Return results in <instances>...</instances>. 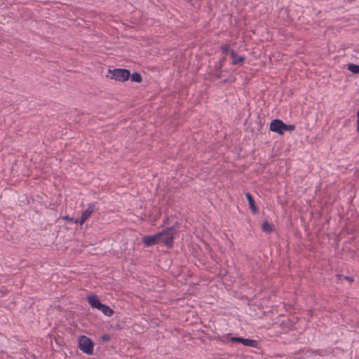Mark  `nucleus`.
Returning a JSON list of instances; mask_svg holds the SVG:
<instances>
[{"label": "nucleus", "mask_w": 359, "mask_h": 359, "mask_svg": "<svg viewBox=\"0 0 359 359\" xmlns=\"http://www.w3.org/2000/svg\"><path fill=\"white\" fill-rule=\"evenodd\" d=\"M295 128L294 125L285 124L280 119H274L270 123V130L283 135L284 131H292Z\"/></svg>", "instance_id": "obj_1"}, {"label": "nucleus", "mask_w": 359, "mask_h": 359, "mask_svg": "<svg viewBox=\"0 0 359 359\" xmlns=\"http://www.w3.org/2000/svg\"><path fill=\"white\" fill-rule=\"evenodd\" d=\"M78 346L84 353L91 355L93 353L94 342L87 336H81L79 339Z\"/></svg>", "instance_id": "obj_2"}, {"label": "nucleus", "mask_w": 359, "mask_h": 359, "mask_svg": "<svg viewBox=\"0 0 359 359\" xmlns=\"http://www.w3.org/2000/svg\"><path fill=\"white\" fill-rule=\"evenodd\" d=\"M175 229L174 226L167 228L165 230L162 231L161 232L158 233V234H161L159 237V243H164L168 248H171L173 245V231Z\"/></svg>", "instance_id": "obj_3"}, {"label": "nucleus", "mask_w": 359, "mask_h": 359, "mask_svg": "<svg viewBox=\"0 0 359 359\" xmlns=\"http://www.w3.org/2000/svg\"><path fill=\"white\" fill-rule=\"evenodd\" d=\"M109 73L111 74V79L117 81L124 82L130 76V72L126 69H109Z\"/></svg>", "instance_id": "obj_4"}, {"label": "nucleus", "mask_w": 359, "mask_h": 359, "mask_svg": "<svg viewBox=\"0 0 359 359\" xmlns=\"http://www.w3.org/2000/svg\"><path fill=\"white\" fill-rule=\"evenodd\" d=\"M161 234H154L151 236H145L142 238V243L146 247H149L159 243Z\"/></svg>", "instance_id": "obj_5"}, {"label": "nucleus", "mask_w": 359, "mask_h": 359, "mask_svg": "<svg viewBox=\"0 0 359 359\" xmlns=\"http://www.w3.org/2000/svg\"><path fill=\"white\" fill-rule=\"evenodd\" d=\"M95 207V203H90L88 205L87 209L82 212L80 220H79V223L81 224H83L88 219L90 215L94 211Z\"/></svg>", "instance_id": "obj_6"}, {"label": "nucleus", "mask_w": 359, "mask_h": 359, "mask_svg": "<svg viewBox=\"0 0 359 359\" xmlns=\"http://www.w3.org/2000/svg\"><path fill=\"white\" fill-rule=\"evenodd\" d=\"M245 197L248 201L249 203V208H250L252 214L255 215L258 212V208L255 204V202L252 196V195L247 192L245 193Z\"/></svg>", "instance_id": "obj_7"}, {"label": "nucleus", "mask_w": 359, "mask_h": 359, "mask_svg": "<svg viewBox=\"0 0 359 359\" xmlns=\"http://www.w3.org/2000/svg\"><path fill=\"white\" fill-rule=\"evenodd\" d=\"M230 55L232 59V64L233 65L242 63L245 60L244 56L238 55L236 51L233 50L230 51Z\"/></svg>", "instance_id": "obj_8"}, {"label": "nucleus", "mask_w": 359, "mask_h": 359, "mask_svg": "<svg viewBox=\"0 0 359 359\" xmlns=\"http://www.w3.org/2000/svg\"><path fill=\"white\" fill-rule=\"evenodd\" d=\"M241 344L250 347H257L258 345L257 341L244 338H242Z\"/></svg>", "instance_id": "obj_9"}, {"label": "nucleus", "mask_w": 359, "mask_h": 359, "mask_svg": "<svg viewBox=\"0 0 359 359\" xmlns=\"http://www.w3.org/2000/svg\"><path fill=\"white\" fill-rule=\"evenodd\" d=\"M273 225L269 222L266 221L262 223V230L266 233H271L273 231Z\"/></svg>", "instance_id": "obj_10"}, {"label": "nucleus", "mask_w": 359, "mask_h": 359, "mask_svg": "<svg viewBox=\"0 0 359 359\" xmlns=\"http://www.w3.org/2000/svg\"><path fill=\"white\" fill-rule=\"evenodd\" d=\"M88 302L91 307L95 308L97 304L100 302L99 299L95 295H89L87 297Z\"/></svg>", "instance_id": "obj_11"}, {"label": "nucleus", "mask_w": 359, "mask_h": 359, "mask_svg": "<svg viewBox=\"0 0 359 359\" xmlns=\"http://www.w3.org/2000/svg\"><path fill=\"white\" fill-rule=\"evenodd\" d=\"M100 311L107 316H111L114 313V311L106 304H103Z\"/></svg>", "instance_id": "obj_12"}, {"label": "nucleus", "mask_w": 359, "mask_h": 359, "mask_svg": "<svg viewBox=\"0 0 359 359\" xmlns=\"http://www.w3.org/2000/svg\"><path fill=\"white\" fill-rule=\"evenodd\" d=\"M130 77L131 81L134 82L140 83L142 81V77L138 72H134L132 74H130Z\"/></svg>", "instance_id": "obj_13"}, {"label": "nucleus", "mask_w": 359, "mask_h": 359, "mask_svg": "<svg viewBox=\"0 0 359 359\" xmlns=\"http://www.w3.org/2000/svg\"><path fill=\"white\" fill-rule=\"evenodd\" d=\"M348 69L354 74H359V65L355 64H349Z\"/></svg>", "instance_id": "obj_14"}, {"label": "nucleus", "mask_w": 359, "mask_h": 359, "mask_svg": "<svg viewBox=\"0 0 359 359\" xmlns=\"http://www.w3.org/2000/svg\"><path fill=\"white\" fill-rule=\"evenodd\" d=\"M221 50L224 54L230 53L231 50H229V46L228 45H224L221 47Z\"/></svg>", "instance_id": "obj_15"}, {"label": "nucleus", "mask_w": 359, "mask_h": 359, "mask_svg": "<svg viewBox=\"0 0 359 359\" xmlns=\"http://www.w3.org/2000/svg\"><path fill=\"white\" fill-rule=\"evenodd\" d=\"M101 339L102 341H109L111 339V337L109 334H104L101 337Z\"/></svg>", "instance_id": "obj_16"}, {"label": "nucleus", "mask_w": 359, "mask_h": 359, "mask_svg": "<svg viewBox=\"0 0 359 359\" xmlns=\"http://www.w3.org/2000/svg\"><path fill=\"white\" fill-rule=\"evenodd\" d=\"M230 341H232V342H240V343H241L242 338L233 337L230 338Z\"/></svg>", "instance_id": "obj_17"}, {"label": "nucleus", "mask_w": 359, "mask_h": 359, "mask_svg": "<svg viewBox=\"0 0 359 359\" xmlns=\"http://www.w3.org/2000/svg\"><path fill=\"white\" fill-rule=\"evenodd\" d=\"M104 304H102L101 302H99L97 306L95 307V309H98V310H101V308L102 307Z\"/></svg>", "instance_id": "obj_18"}, {"label": "nucleus", "mask_w": 359, "mask_h": 359, "mask_svg": "<svg viewBox=\"0 0 359 359\" xmlns=\"http://www.w3.org/2000/svg\"><path fill=\"white\" fill-rule=\"evenodd\" d=\"M344 279L348 280L349 281H353V280L352 278H350V277H348V276H344Z\"/></svg>", "instance_id": "obj_19"}, {"label": "nucleus", "mask_w": 359, "mask_h": 359, "mask_svg": "<svg viewBox=\"0 0 359 359\" xmlns=\"http://www.w3.org/2000/svg\"><path fill=\"white\" fill-rule=\"evenodd\" d=\"M357 130L359 133V121H357Z\"/></svg>", "instance_id": "obj_20"}, {"label": "nucleus", "mask_w": 359, "mask_h": 359, "mask_svg": "<svg viewBox=\"0 0 359 359\" xmlns=\"http://www.w3.org/2000/svg\"><path fill=\"white\" fill-rule=\"evenodd\" d=\"M217 78H220V77H221V74H217Z\"/></svg>", "instance_id": "obj_21"}, {"label": "nucleus", "mask_w": 359, "mask_h": 359, "mask_svg": "<svg viewBox=\"0 0 359 359\" xmlns=\"http://www.w3.org/2000/svg\"><path fill=\"white\" fill-rule=\"evenodd\" d=\"M65 219H68V216H66V217H65Z\"/></svg>", "instance_id": "obj_22"}, {"label": "nucleus", "mask_w": 359, "mask_h": 359, "mask_svg": "<svg viewBox=\"0 0 359 359\" xmlns=\"http://www.w3.org/2000/svg\"><path fill=\"white\" fill-rule=\"evenodd\" d=\"M222 65H220L219 66V67H218V68H219V69H220V68L222 67Z\"/></svg>", "instance_id": "obj_23"}]
</instances>
